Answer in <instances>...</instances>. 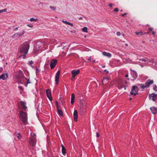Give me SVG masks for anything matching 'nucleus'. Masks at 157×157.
<instances>
[{"label":"nucleus","instance_id":"obj_16","mask_svg":"<svg viewBox=\"0 0 157 157\" xmlns=\"http://www.w3.org/2000/svg\"><path fill=\"white\" fill-rule=\"evenodd\" d=\"M73 116H74V121L75 122H76L77 121L78 115V112L76 110H75L74 111Z\"/></svg>","mask_w":157,"mask_h":157},{"label":"nucleus","instance_id":"obj_53","mask_svg":"<svg viewBox=\"0 0 157 157\" xmlns=\"http://www.w3.org/2000/svg\"><path fill=\"white\" fill-rule=\"evenodd\" d=\"M128 74H126L125 75V77L126 78H127L128 77Z\"/></svg>","mask_w":157,"mask_h":157},{"label":"nucleus","instance_id":"obj_48","mask_svg":"<svg viewBox=\"0 0 157 157\" xmlns=\"http://www.w3.org/2000/svg\"><path fill=\"white\" fill-rule=\"evenodd\" d=\"M104 71L105 72H106V74H108V73H109V71H107L106 70H105Z\"/></svg>","mask_w":157,"mask_h":157},{"label":"nucleus","instance_id":"obj_42","mask_svg":"<svg viewBox=\"0 0 157 157\" xmlns=\"http://www.w3.org/2000/svg\"><path fill=\"white\" fill-rule=\"evenodd\" d=\"M148 30L149 31H151L153 30V29L151 27H149L148 28Z\"/></svg>","mask_w":157,"mask_h":157},{"label":"nucleus","instance_id":"obj_24","mask_svg":"<svg viewBox=\"0 0 157 157\" xmlns=\"http://www.w3.org/2000/svg\"><path fill=\"white\" fill-rule=\"evenodd\" d=\"M57 109L58 112L59 114L60 115L63 116V113L62 110L60 109L59 108H58Z\"/></svg>","mask_w":157,"mask_h":157},{"label":"nucleus","instance_id":"obj_23","mask_svg":"<svg viewBox=\"0 0 157 157\" xmlns=\"http://www.w3.org/2000/svg\"><path fill=\"white\" fill-rule=\"evenodd\" d=\"M61 147H62V154L65 155L66 153V150L65 148L64 147V146L63 145H61Z\"/></svg>","mask_w":157,"mask_h":157},{"label":"nucleus","instance_id":"obj_11","mask_svg":"<svg viewBox=\"0 0 157 157\" xmlns=\"http://www.w3.org/2000/svg\"><path fill=\"white\" fill-rule=\"evenodd\" d=\"M20 104L21 105V109L26 111L27 109V107L26 106V102L21 101L20 102Z\"/></svg>","mask_w":157,"mask_h":157},{"label":"nucleus","instance_id":"obj_1","mask_svg":"<svg viewBox=\"0 0 157 157\" xmlns=\"http://www.w3.org/2000/svg\"><path fill=\"white\" fill-rule=\"evenodd\" d=\"M29 42L25 41L22 44L19 48V51L20 53L23 54L22 56L23 58H25L26 55L28 54L29 48Z\"/></svg>","mask_w":157,"mask_h":157},{"label":"nucleus","instance_id":"obj_36","mask_svg":"<svg viewBox=\"0 0 157 157\" xmlns=\"http://www.w3.org/2000/svg\"><path fill=\"white\" fill-rule=\"evenodd\" d=\"M56 105L57 106V109L58 108H59V106L58 105V102L57 101H56Z\"/></svg>","mask_w":157,"mask_h":157},{"label":"nucleus","instance_id":"obj_34","mask_svg":"<svg viewBox=\"0 0 157 157\" xmlns=\"http://www.w3.org/2000/svg\"><path fill=\"white\" fill-rule=\"evenodd\" d=\"M153 89L154 90L157 91V86H155L153 87Z\"/></svg>","mask_w":157,"mask_h":157},{"label":"nucleus","instance_id":"obj_10","mask_svg":"<svg viewBox=\"0 0 157 157\" xmlns=\"http://www.w3.org/2000/svg\"><path fill=\"white\" fill-rule=\"evenodd\" d=\"M46 92L47 97L51 101H52V99L50 91L49 89H47L46 90Z\"/></svg>","mask_w":157,"mask_h":157},{"label":"nucleus","instance_id":"obj_22","mask_svg":"<svg viewBox=\"0 0 157 157\" xmlns=\"http://www.w3.org/2000/svg\"><path fill=\"white\" fill-rule=\"evenodd\" d=\"M75 95L74 94H71V103L73 105L75 101Z\"/></svg>","mask_w":157,"mask_h":157},{"label":"nucleus","instance_id":"obj_9","mask_svg":"<svg viewBox=\"0 0 157 157\" xmlns=\"http://www.w3.org/2000/svg\"><path fill=\"white\" fill-rule=\"evenodd\" d=\"M36 143V140L35 137L30 138V144L32 146H34L35 145Z\"/></svg>","mask_w":157,"mask_h":157},{"label":"nucleus","instance_id":"obj_20","mask_svg":"<svg viewBox=\"0 0 157 157\" xmlns=\"http://www.w3.org/2000/svg\"><path fill=\"white\" fill-rule=\"evenodd\" d=\"M153 83V80H148L145 83V84L146 85L147 87L149 86L150 85Z\"/></svg>","mask_w":157,"mask_h":157},{"label":"nucleus","instance_id":"obj_51","mask_svg":"<svg viewBox=\"0 0 157 157\" xmlns=\"http://www.w3.org/2000/svg\"><path fill=\"white\" fill-rule=\"evenodd\" d=\"M152 35H155V33L154 32V31H153L152 32Z\"/></svg>","mask_w":157,"mask_h":157},{"label":"nucleus","instance_id":"obj_56","mask_svg":"<svg viewBox=\"0 0 157 157\" xmlns=\"http://www.w3.org/2000/svg\"><path fill=\"white\" fill-rule=\"evenodd\" d=\"M36 71H38V70L37 68H36Z\"/></svg>","mask_w":157,"mask_h":157},{"label":"nucleus","instance_id":"obj_49","mask_svg":"<svg viewBox=\"0 0 157 157\" xmlns=\"http://www.w3.org/2000/svg\"><path fill=\"white\" fill-rule=\"evenodd\" d=\"M44 4L43 3H42V2H41L40 3V5H41L42 6H43L44 5Z\"/></svg>","mask_w":157,"mask_h":157},{"label":"nucleus","instance_id":"obj_58","mask_svg":"<svg viewBox=\"0 0 157 157\" xmlns=\"http://www.w3.org/2000/svg\"><path fill=\"white\" fill-rule=\"evenodd\" d=\"M125 45L126 46H128V44H125Z\"/></svg>","mask_w":157,"mask_h":157},{"label":"nucleus","instance_id":"obj_17","mask_svg":"<svg viewBox=\"0 0 157 157\" xmlns=\"http://www.w3.org/2000/svg\"><path fill=\"white\" fill-rule=\"evenodd\" d=\"M109 79V78L108 77H104L102 81V84L104 85L106 84L108 82V81Z\"/></svg>","mask_w":157,"mask_h":157},{"label":"nucleus","instance_id":"obj_3","mask_svg":"<svg viewBox=\"0 0 157 157\" xmlns=\"http://www.w3.org/2000/svg\"><path fill=\"white\" fill-rule=\"evenodd\" d=\"M126 83V81H123L121 79H119L117 81V86L118 89H120L125 87L124 84Z\"/></svg>","mask_w":157,"mask_h":157},{"label":"nucleus","instance_id":"obj_30","mask_svg":"<svg viewBox=\"0 0 157 157\" xmlns=\"http://www.w3.org/2000/svg\"><path fill=\"white\" fill-rule=\"evenodd\" d=\"M26 80L27 81V84L26 85H25L26 86H27V85L28 84L30 83H31V82H30L29 78H26Z\"/></svg>","mask_w":157,"mask_h":157},{"label":"nucleus","instance_id":"obj_8","mask_svg":"<svg viewBox=\"0 0 157 157\" xmlns=\"http://www.w3.org/2000/svg\"><path fill=\"white\" fill-rule=\"evenodd\" d=\"M57 63V60L56 59H52L50 62V67L51 69H53Z\"/></svg>","mask_w":157,"mask_h":157},{"label":"nucleus","instance_id":"obj_33","mask_svg":"<svg viewBox=\"0 0 157 157\" xmlns=\"http://www.w3.org/2000/svg\"><path fill=\"white\" fill-rule=\"evenodd\" d=\"M16 136L17 138L19 139H20L21 138V136L19 133L17 134Z\"/></svg>","mask_w":157,"mask_h":157},{"label":"nucleus","instance_id":"obj_7","mask_svg":"<svg viewBox=\"0 0 157 157\" xmlns=\"http://www.w3.org/2000/svg\"><path fill=\"white\" fill-rule=\"evenodd\" d=\"M157 96L155 95V94L152 93L150 94L149 95V99L150 100H152L154 101H157Z\"/></svg>","mask_w":157,"mask_h":157},{"label":"nucleus","instance_id":"obj_5","mask_svg":"<svg viewBox=\"0 0 157 157\" xmlns=\"http://www.w3.org/2000/svg\"><path fill=\"white\" fill-rule=\"evenodd\" d=\"M138 90V87L137 86H134L132 87V89L130 92V94L136 96L137 94Z\"/></svg>","mask_w":157,"mask_h":157},{"label":"nucleus","instance_id":"obj_60","mask_svg":"<svg viewBox=\"0 0 157 157\" xmlns=\"http://www.w3.org/2000/svg\"><path fill=\"white\" fill-rule=\"evenodd\" d=\"M82 17H80V19H82Z\"/></svg>","mask_w":157,"mask_h":157},{"label":"nucleus","instance_id":"obj_15","mask_svg":"<svg viewBox=\"0 0 157 157\" xmlns=\"http://www.w3.org/2000/svg\"><path fill=\"white\" fill-rule=\"evenodd\" d=\"M80 72V71L79 70H74L71 71V73L72 75H74V76H75L77 75Z\"/></svg>","mask_w":157,"mask_h":157},{"label":"nucleus","instance_id":"obj_54","mask_svg":"<svg viewBox=\"0 0 157 157\" xmlns=\"http://www.w3.org/2000/svg\"><path fill=\"white\" fill-rule=\"evenodd\" d=\"M105 67V66L104 65V66H102V68H104Z\"/></svg>","mask_w":157,"mask_h":157},{"label":"nucleus","instance_id":"obj_29","mask_svg":"<svg viewBox=\"0 0 157 157\" xmlns=\"http://www.w3.org/2000/svg\"><path fill=\"white\" fill-rule=\"evenodd\" d=\"M7 11V9H3L2 10H0V13L6 12Z\"/></svg>","mask_w":157,"mask_h":157},{"label":"nucleus","instance_id":"obj_21","mask_svg":"<svg viewBox=\"0 0 157 157\" xmlns=\"http://www.w3.org/2000/svg\"><path fill=\"white\" fill-rule=\"evenodd\" d=\"M102 54L104 56H107L109 57H110L111 56V54L110 53L105 52H102Z\"/></svg>","mask_w":157,"mask_h":157},{"label":"nucleus","instance_id":"obj_25","mask_svg":"<svg viewBox=\"0 0 157 157\" xmlns=\"http://www.w3.org/2000/svg\"><path fill=\"white\" fill-rule=\"evenodd\" d=\"M138 85H140L141 86V87L142 89H144L145 88L147 87L146 84H145V85L141 84H138Z\"/></svg>","mask_w":157,"mask_h":157},{"label":"nucleus","instance_id":"obj_12","mask_svg":"<svg viewBox=\"0 0 157 157\" xmlns=\"http://www.w3.org/2000/svg\"><path fill=\"white\" fill-rule=\"evenodd\" d=\"M60 73V71H58L57 72L56 74L55 81H56V83L57 85L59 83V78Z\"/></svg>","mask_w":157,"mask_h":157},{"label":"nucleus","instance_id":"obj_2","mask_svg":"<svg viewBox=\"0 0 157 157\" xmlns=\"http://www.w3.org/2000/svg\"><path fill=\"white\" fill-rule=\"evenodd\" d=\"M19 117L23 124L25 125L28 124L27 114L26 113L22 111H21L20 112Z\"/></svg>","mask_w":157,"mask_h":157},{"label":"nucleus","instance_id":"obj_26","mask_svg":"<svg viewBox=\"0 0 157 157\" xmlns=\"http://www.w3.org/2000/svg\"><path fill=\"white\" fill-rule=\"evenodd\" d=\"M87 28L86 27H84L82 29V31L83 32H85L86 33H87Z\"/></svg>","mask_w":157,"mask_h":157},{"label":"nucleus","instance_id":"obj_4","mask_svg":"<svg viewBox=\"0 0 157 157\" xmlns=\"http://www.w3.org/2000/svg\"><path fill=\"white\" fill-rule=\"evenodd\" d=\"M44 43L41 42H37L36 44L35 49L36 51H38L42 49L44 46Z\"/></svg>","mask_w":157,"mask_h":157},{"label":"nucleus","instance_id":"obj_6","mask_svg":"<svg viewBox=\"0 0 157 157\" xmlns=\"http://www.w3.org/2000/svg\"><path fill=\"white\" fill-rule=\"evenodd\" d=\"M25 32L24 30H22L19 32L15 33L12 36V38L14 39L18 38L20 36L23 35L25 34Z\"/></svg>","mask_w":157,"mask_h":157},{"label":"nucleus","instance_id":"obj_40","mask_svg":"<svg viewBox=\"0 0 157 157\" xmlns=\"http://www.w3.org/2000/svg\"><path fill=\"white\" fill-rule=\"evenodd\" d=\"M33 63H34V62H33V61H32V60H31L30 61V62H29V64H30V65H31H31L32 64H33Z\"/></svg>","mask_w":157,"mask_h":157},{"label":"nucleus","instance_id":"obj_27","mask_svg":"<svg viewBox=\"0 0 157 157\" xmlns=\"http://www.w3.org/2000/svg\"><path fill=\"white\" fill-rule=\"evenodd\" d=\"M135 34L136 35H143L144 34H143V33L142 32H136L135 33Z\"/></svg>","mask_w":157,"mask_h":157},{"label":"nucleus","instance_id":"obj_52","mask_svg":"<svg viewBox=\"0 0 157 157\" xmlns=\"http://www.w3.org/2000/svg\"><path fill=\"white\" fill-rule=\"evenodd\" d=\"M87 60H91V57L90 56L89 58Z\"/></svg>","mask_w":157,"mask_h":157},{"label":"nucleus","instance_id":"obj_19","mask_svg":"<svg viewBox=\"0 0 157 157\" xmlns=\"http://www.w3.org/2000/svg\"><path fill=\"white\" fill-rule=\"evenodd\" d=\"M150 109L153 114H155L157 113V108L154 107H151Z\"/></svg>","mask_w":157,"mask_h":157},{"label":"nucleus","instance_id":"obj_39","mask_svg":"<svg viewBox=\"0 0 157 157\" xmlns=\"http://www.w3.org/2000/svg\"><path fill=\"white\" fill-rule=\"evenodd\" d=\"M75 76L74 75H72V77L71 78V80L72 81H73L75 80Z\"/></svg>","mask_w":157,"mask_h":157},{"label":"nucleus","instance_id":"obj_50","mask_svg":"<svg viewBox=\"0 0 157 157\" xmlns=\"http://www.w3.org/2000/svg\"><path fill=\"white\" fill-rule=\"evenodd\" d=\"M109 6H110V7H112V6H113V5H112V4H111V3H110V4H109Z\"/></svg>","mask_w":157,"mask_h":157},{"label":"nucleus","instance_id":"obj_35","mask_svg":"<svg viewBox=\"0 0 157 157\" xmlns=\"http://www.w3.org/2000/svg\"><path fill=\"white\" fill-rule=\"evenodd\" d=\"M62 22L63 23H64L65 24H67L68 25V24H69V22H67V21H64V20H63L62 21Z\"/></svg>","mask_w":157,"mask_h":157},{"label":"nucleus","instance_id":"obj_47","mask_svg":"<svg viewBox=\"0 0 157 157\" xmlns=\"http://www.w3.org/2000/svg\"><path fill=\"white\" fill-rule=\"evenodd\" d=\"M18 27H16L13 30L14 31H16L18 29Z\"/></svg>","mask_w":157,"mask_h":157},{"label":"nucleus","instance_id":"obj_37","mask_svg":"<svg viewBox=\"0 0 157 157\" xmlns=\"http://www.w3.org/2000/svg\"><path fill=\"white\" fill-rule=\"evenodd\" d=\"M119 11V10L118 9V8H115L114 10V11H115V12H117L118 11Z\"/></svg>","mask_w":157,"mask_h":157},{"label":"nucleus","instance_id":"obj_57","mask_svg":"<svg viewBox=\"0 0 157 157\" xmlns=\"http://www.w3.org/2000/svg\"><path fill=\"white\" fill-rule=\"evenodd\" d=\"M120 11H121V12H122V11H123V10H120Z\"/></svg>","mask_w":157,"mask_h":157},{"label":"nucleus","instance_id":"obj_13","mask_svg":"<svg viewBox=\"0 0 157 157\" xmlns=\"http://www.w3.org/2000/svg\"><path fill=\"white\" fill-rule=\"evenodd\" d=\"M8 74L7 73H3L0 76V79H2L3 80H5L8 78Z\"/></svg>","mask_w":157,"mask_h":157},{"label":"nucleus","instance_id":"obj_43","mask_svg":"<svg viewBox=\"0 0 157 157\" xmlns=\"http://www.w3.org/2000/svg\"><path fill=\"white\" fill-rule=\"evenodd\" d=\"M27 26L30 28H33V25H30L28 24L27 25Z\"/></svg>","mask_w":157,"mask_h":157},{"label":"nucleus","instance_id":"obj_14","mask_svg":"<svg viewBox=\"0 0 157 157\" xmlns=\"http://www.w3.org/2000/svg\"><path fill=\"white\" fill-rule=\"evenodd\" d=\"M130 70L132 71L131 75L134 79H136L137 77V74L136 72L134 70H132L130 69Z\"/></svg>","mask_w":157,"mask_h":157},{"label":"nucleus","instance_id":"obj_32","mask_svg":"<svg viewBox=\"0 0 157 157\" xmlns=\"http://www.w3.org/2000/svg\"><path fill=\"white\" fill-rule=\"evenodd\" d=\"M36 134L34 133H31V137L30 138H34V137H36Z\"/></svg>","mask_w":157,"mask_h":157},{"label":"nucleus","instance_id":"obj_55","mask_svg":"<svg viewBox=\"0 0 157 157\" xmlns=\"http://www.w3.org/2000/svg\"><path fill=\"white\" fill-rule=\"evenodd\" d=\"M147 33H143V34H143V35H144V34H146Z\"/></svg>","mask_w":157,"mask_h":157},{"label":"nucleus","instance_id":"obj_44","mask_svg":"<svg viewBox=\"0 0 157 157\" xmlns=\"http://www.w3.org/2000/svg\"><path fill=\"white\" fill-rule=\"evenodd\" d=\"M127 14V13H124V14H121V16L122 17H124V15H126Z\"/></svg>","mask_w":157,"mask_h":157},{"label":"nucleus","instance_id":"obj_61","mask_svg":"<svg viewBox=\"0 0 157 157\" xmlns=\"http://www.w3.org/2000/svg\"><path fill=\"white\" fill-rule=\"evenodd\" d=\"M22 124V123H21V124Z\"/></svg>","mask_w":157,"mask_h":157},{"label":"nucleus","instance_id":"obj_28","mask_svg":"<svg viewBox=\"0 0 157 157\" xmlns=\"http://www.w3.org/2000/svg\"><path fill=\"white\" fill-rule=\"evenodd\" d=\"M38 20V19H35L33 18H31L30 20H29V21H37Z\"/></svg>","mask_w":157,"mask_h":157},{"label":"nucleus","instance_id":"obj_45","mask_svg":"<svg viewBox=\"0 0 157 157\" xmlns=\"http://www.w3.org/2000/svg\"><path fill=\"white\" fill-rule=\"evenodd\" d=\"M96 136H97V137H99V133L98 132L96 133Z\"/></svg>","mask_w":157,"mask_h":157},{"label":"nucleus","instance_id":"obj_46","mask_svg":"<svg viewBox=\"0 0 157 157\" xmlns=\"http://www.w3.org/2000/svg\"><path fill=\"white\" fill-rule=\"evenodd\" d=\"M68 25L71 26H73V24L72 23H71L69 22V24H68Z\"/></svg>","mask_w":157,"mask_h":157},{"label":"nucleus","instance_id":"obj_59","mask_svg":"<svg viewBox=\"0 0 157 157\" xmlns=\"http://www.w3.org/2000/svg\"><path fill=\"white\" fill-rule=\"evenodd\" d=\"M132 98H130V100H132Z\"/></svg>","mask_w":157,"mask_h":157},{"label":"nucleus","instance_id":"obj_62","mask_svg":"<svg viewBox=\"0 0 157 157\" xmlns=\"http://www.w3.org/2000/svg\"><path fill=\"white\" fill-rule=\"evenodd\" d=\"M124 89L125 90L126 89V88L125 87H124Z\"/></svg>","mask_w":157,"mask_h":157},{"label":"nucleus","instance_id":"obj_41","mask_svg":"<svg viewBox=\"0 0 157 157\" xmlns=\"http://www.w3.org/2000/svg\"><path fill=\"white\" fill-rule=\"evenodd\" d=\"M142 60L144 62L148 61V59H142Z\"/></svg>","mask_w":157,"mask_h":157},{"label":"nucleus","instance_id":"obj_31","mask_svg":"<svg viewBox=\"0 0 157 157\" xmlns=\"http://www.w3.org/2000/svg\"><path fill=\"white\" fill-rule=\"evenodd\" d=\"M50 8L52 9V10H54V11H55L56 10V8L55 7H54V6H50Z\"/></svg>","mask_w":157,"mask_h":157},{"label":"nucleus","instance_id":"obj_38","mask_svg":"<svg viewBox=\"0 0 157 157\" xmlns=\"http://www.w3.org/2000/svg\"><path fill=\"white\" fill-rule=\"evenodd\" d=\"M117 36H120L121 35V33L119 32H117Z\"/></svg>","mask_w":157,"mask_h":157},{"label":"nucleus","instance_id":"obj_18","mask_svg":"<svg viewBox=\"0 0 157 157\" xmlns=\"http://www.w3.org/2000/svg\"><path fill=\"white\" fill-rule=\"evenodd\" d=\"M80 109L82 111H84L86 110V104L85 103L84 104H82L80 105Z\"/></svg>","mask_w":157,"mask_h":157}]
</instances>
